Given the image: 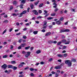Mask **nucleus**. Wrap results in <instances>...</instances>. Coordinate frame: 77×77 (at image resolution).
Listing matches in <instances>:
<instances>
[{"mask_svg":"<svg viewBox=\"0 0 77 77\" xmlns=\"http://www.w3.org/2000/svg\"><path fill=\"white\" fill-rule=\"evenodd\" d=\"M30 6L31 7V9H33L34 5L32 4H31V5H30Z\"/></svg>","mask_w":77,"mask_h":77,"instance_id":"nucleus-19","label":"nucleus"},{"mask_svg":"<svg viewBox=\"0 0 77 77\" xmlns=\"http://www.w3.org/2000/svg\"><path fill=\"white\" fill-rule=\"evenodd\" d=\"M13 4L14 6L18 5V2L17 1H14L13 2Z\"/></svg>","mask_w":77,"mask_h":77,"instance_id":"nucleus-7","label":"nucleus"},{"mask_svg":"<svg viewBox=\"0 0 77 77\" xmlns=\"http://www.w3.org/2000/svg\"><path fill=\"white\" fill-rule=\"evenodd\" d=\"M56 15V13L53 14H51V16H55Z\"/></svg>","mask_w":77,"mask_h":77,"instance_id":"nucleus-50","label":"nucleus"},{"mask_svg":"<svg viewBox=\"0 0 77 77\" xmlns=\"http://www.w3.org/2000/svg\"><path fill=\"white\" fill-rule=\"evenodd\" d=\"M13 48H14V46L13 45H11V48H10L11 50H13Z\"/></svg>","mask_w":77,"mask_h":77,"instance_id":"nucleus-33","label":"nucleus"},{"mask_svg":"<svg viewBox=\"0 0 77 77\" xmlns=\"http://www.w3.org/2000/svg\"><path fill=\"white\" fill-rule=\"evenodd\" d=\"M65 63L68 66H71L72 65V62H70V60H65Z\"/></svg>","mask_w":77,"mask_h":77,"instance_id":"nucleus-1","label":"nucleus"},{"mask_svg":"<svg viewBox=\"0 0 77 77\" xmlns=\"http://www.w3.org/2000/svg\"><path fill=\"white\" fill-rule=\"evenodd\" d=\"M39 1L38 0L37 2H36L35 3H34L35 5V6H37L38 4V3H39Z\"/></svg>","mask_w":77,"mask_h":77,"instance_id":"nucleus-18","label":"nucleus"},{"mask_svg":"<svg viewBox=\"0 0 77 77\" xmlns=\"http://www.w3.org/2000/svg\"><path fill=\"white\" fill-rule=\"evenodd\" d=\"M70 43V41H68L66 43H65V44H69Z\"/></svg>","mask_w":77,"mask_h":77,"instance_id":"nucleus-37","label":"nucleus"},{"mask_svg":"<svg viewBox=\"0 0 77 77\" xmlns=\"http://www.w3.org/2000/svg\"><path fill=\"white\" fill-rule=\"evenodd\" d=\"M35 22L36 24H39V22L37 20L35 21Z\"/></svg>","mask_w":77,"mask_h":77,"instance_id":"nucleus-51","label":"nucleus"},{"mask_svg":"<svg viewBox=\"0 0 77 77\" xmlns=\"http://www.w3.org/2000/svg\"><path fill=\"white\" fill-rule=\"evenodd\" d=\"M57 56L59 57H63V55L62 54H58L57 55Z\"/></svg>","mask_w":77,"mask_h":77,"instance_id":"nucleus-16","label":"nucleus"},{"mask_svg":"<svg viewBox=\"0 0 77 77\" xmlns=\"http://www.w3.org/2000/svg\"><path fill=\"white\" fill-rule=\"evenodd\" d=\"M27 54H26L25 55V56L26 57H29V56H30V53H31L30 52H27Z\"/></svg>","mask_w":77,"mask_h":77,"instance_id":"nucleus-5","label":"nucleus"},{"mask_svg":"<svg viewBox=\"0 0 77 77\" xmlns=\"http://www.w3.org/2000/svg\"><path fill=\"white\" fill-rule=\"evenodd\" d=\"M23 4H20L19 6V7L21 9H23Z\"/></svg>","mask_w":77,"mask_h":77,"instance_id":"nucleus-23","label":"nucleus"},{"mask_svg":"<svg viewBox=\"0 0 77 77\" xmlns=\"http://www.w3.org/2000/svg\"><path fill=\"white\" fill-rule=\"evenodd\" d=\"M66 51L65 50H63V51L62 52V53H66Z\"/></svg>","mask_w":77,"mask_h":77,"instance_id":"nucleus-60","label":"nucleus"},{"mask_svg":"<svg viewBox=\"0 0 77 77\" xmlns=\"http://www.w3.org/2000/svg\"><path fill=\"white\" fill-rule=\"evenodd\" d=\"M23 39H26V38H27V37H26V36L25 35H23Z\"/></svg>","mask_w":77,"mask_h":77,"instance_id":"nucleus-47","label":"nucleus"},{"mask_svg":"<svg viewBox=\"0 0 77 77\" xmlns=\"http://www.w3.org/2000/svg\"><path fill=\"white\" fill-rule=\"evenodd\" d=\"M66 48V46H64L62 48V49L63 50H64V49H65V48Z\"/></svg>","mask_w":77,"mask_h":77,"instance_id":"nucleus-57","label":"nucleus"},{"mask_svg":"<svg viewBox=\"0 0 77 77\" xmlns=\"http://www.w3.org/2000/svg\"><path fill=\"white\" fill-rule=\"evenodd\" d=\"M51 34V32H48L46 33L45 35V36H49Z\"/></svg>","mask_w":77,"mask_h":77,"instance_id":"nucleus-11","label":"nucleus"},{"mask_svg":"<svg viewBox=\"0 0 77 77\" xmlns=\"http://www.w3.org/2000/svg\"><path fill=\"white\" fill-rule=\"evenodd\" d=\"M64 19V18H63V17H61L60 18V21H63V20Z\"/></svg>","mask_w":77,"mask_h":77,"instance_id":"nucleus-32","label":"nucleus"},{"mask_svg":"<svg viewBox=\"0 0 77 77\" xmlns=\"http://www.w3.org/2000/svg\"><path fill=\"white\" fill-rule=\"evenodd\" d=\"M4 17L5 18H7L8 17V15L7 14H5L4 16Z\"/></svg>","mask_w":77,"mask_h":77,"instance_id":"nucleus-55","label":"nucleus"},{"mask_svg":"<svg viewBox=\"0 0 77 77\" xmlns=\"http://www.w3.org/2000/svg\"><path fill=\"white\" fill-rule=\"evenodd\" d=\"M16 63V62L15 61H11V63L12 64H15V63Z\"/></svg>","mask_w":77,"mask_h":77,"instance_id":"nucleus-25","label":"nucleus"},{"mask_svg":"<svg viewBox=\"0 0 77 77\" xmlns=\"http://www.w3.org/2000/svg\"><path fill=\"white\" fill-rule=\"evenodd\" d=\"M42 32H44H44H45V30L44 29H43L42 30Z\"/></svg>","mask_w":77,"mask_h":77,"instance_id":"nucleus-61","label":"nucleus"},{"mask_svg":"<svg viewBox=\"0 0 77 77\" xmlns=\"http://www.w3.org/2000/svg\"><path fill=\"white\" fill-rule=\"evenodd\" d=\"M3 23L7 24L8 23V20H5L4 21Z\"/></svg>","mask_w":77,"mask_h":77,"instance_id":"nucleus-29","label":"nucleus"},{"mask_svg":"<svg viewBox=\"0 0 77 77\" xmlns=\"http://www.w3.org/2000/svg\"><path fill=\"white\" fill-rule=\"evenodd\" d=\"M25 64V63L24 62H21L20 63V64L18 66V68H21V67H23V65H24Z\"/></svg>","mask_w":77,"mask_h":77,"instance_id":"nucleus-4","label":"nucleus"},{"mask_svg":"<svg viewBox=\"0 0 77 77\" xmlns=\"http://www.w3.org/2000/svg\"><path fill=\"white\" fill-rule=\"evenodd\" d=\"M8 57V56L7 55H5L2 57L3 58H6L7 57Z\"/></svg>","mask_w":77,"mask_h":77,"instance_id":"nucleus-22","label":"nucleus"},{"mask_svg":"<svg viewBox=\"0 0 77 77\" xmlns=\"http://www.w3.org/2000/svg\"><path fill=\"white\" fill-rule=\"evenodd\" d=\"M36 53V54H39V53H41V50H39L37 51Z\"/></svg>","mask_w":77,"mask_h":77,"instance_id":"nucleus-15","label":"nucleus"},{"mask_svg":"<svg viewBox=\"0 0 77 77\" xmlns=\"http://www.w3.org/2000/svg\"><path fill=\"white\" fill-rule=\"evenodd\" d=\"M13 68L14 70H16L17 69V67L15 66H13Z\"/></svg>","mask_w":77,"mask_h":77,"instance_id":"nucleus-20","label":"nucleus"},{"mask_svg":"<svg viewBox=\"0 0 77 77\" xmlns=\"http://www.w3.org/2000/svg\"><path fill=\"white\" fill-rule=\"evenodd\" d=\"M21 48H21V47L20 46H19L18 48V50H20L21 49Z\"/></svg>","mask_w":77,"mask_h":77,"instance_id":"nucleus-48","label":"nucleus"},{"mask_svg":"<svg viewBox=\"0 0 77 77\" xmlns=\"http://www.w3.org/2000/svg\"><path fill=\"white\" fill-rule=\"evenodd\" d=\"M14 9V7L13 6H11L10 7V8L9 9L10 11H11V10H12Z\"/></svg>","mask_w":77,"mask_h":77,"instance_id":"nucleus-31","label":"nucleus"},{"mask_svg":"<svg viewBox=\"0 0 77 77\" xmlns=\"http://www.w3.org/2000/svg\"><path fill=\"white\" fill-rule=\"evenodd\" d=\"M47 27V25H43V27H42V29H45Z\"/></svg>","mask_w":77,"mask_h":77,"instance_id":"nucleus-10","label":"nucleus"},{"mask_svg":"<svg viewBox=\"0 0 77 77\" xmlns=\"http://www.w3.org/2000/svg\"><path fill=\"white\" fill-rule=\"evenodd\" d=\"M22 41H23V39L21 38L18 41V42L19 43H21Z\"/></svg>","mask_w":77,"mask_h":77,"instance_id":"nucleus-39","label":"nucleus"},{"mask_svg":"<svg viewBox=\"0 0 77 77\" xmlns=\"http://www.w3.org/2000/svg\"><path fill=\"white\" fill-rule=\"evenodd\" d=\"M56 23L57 24H61V22L60 20H58L56 21Z\"/></svg>","mask_w":77,"mask_h":77,"instance_id":"nucleus-13","label":"nucleus"},{"mask_svg":"<svg viewBox=\"0 0 77 77\" xmlns=\"http://www.w3.org/2000/svg\"><path fill=\"white\" fill-rule=\"evenodd\" d=\"M8 66L6 65V64H4L3 65H2L1 67L2 68H4V69H6L7 68Z\"/></svg>","mask_w":77,"mask_h":77,"instance_id":"nucleus-6","label":"nucleus"},{"mask_svg":"<svg viewBox=\"0 0 77 77\" xmlns=\"http://www.w3.org/2000/svg\"><path fill=\"white\" fill-rule=\"evenodd\" d=\"M58 62H62V60L61 59H59L57 60Z\"/></svg>","mask_w":77,"mask_h":77,"instance_id":"nucleus-52","label":"nucleus"},{"mask_svg":"<svg viewBox=\"0 0 77 77\" xmlns=\"http://www.w3.org/2000/svg\"><path fill=\"white\" fill-rule=\"evenodd\" d=\"M38 31H34L33 32V33L34 34V35H36L37 34H38Z\"/></svg>","mask_w":77,"mask_h":77,"instance_id":"nucleus-17","label":"nucleus"},{"mask_svg":"<svg viewBox=\"0 0 77 77\" xmlns=\"http://www.w3.org/2000/svg\"><path fill=\"white\" fill-rule=\"evenodd\" d=\"M26 45V44L24 43L21 44L20 45V46L21 47H24V46H25V45Z\"/></svg>","mask_w":77,"mask_h":77,"instance_id":"nucleus-14","label":"nucleus"},{"mask_svg":"<svg viewBox=\"0 0 77 77\" xmlns=\"http://www.w3.org/2000/svg\"><path fill=\"white\" fill-rule=\"evenodd\" d=\"M57 11H59V9L57 8H56L55 9V10H54V12H56Z\"/></svg>","mask_w":77,"mask_h":77,"instance_id":"nucleus-35","label":"nucleus"},{"mask_svg":"<svg viewBox=\"0 0 77 77\" xmlns=\"http://www.w3.org/2000/svg\"><path fill=\"white\" fill-rule=\"evenodd\" d=\"M52 2H54V3L53 4V5H55L53 6L54 8H56L57 7V4H56V1L55 0H52Z\"/></svg>","mask_w":77,"mask_h":77,"instance_id":"nucleus-3","label":"nucleus"},{"mask_svg":"<svg viewBox=\"0 0 77 77\" xmlns=\"http://www.w3.org/2000/svg\"><path fill=\"white\" fill-rule=\"evenodd\" d=\"M63 56L64 57H66L68 55H67V54H63Z\"/></svg>","mask_w":77,"mask_h":77,"instance_id":"nucleus-34","label":"nucleus"},{"mask_svg":"<svg viewBox=\"0 0 77 77\" xmlns=\"http://www.w3.org/2000/svg\"><path fill=\"white\" fill-rule=\"evenodd\" d=\"M62 44V42H58L57 43V45H60V44Z\"/></svg>","mask_w":77,"mask_h":77,"instance_id":"nucleus-38","label":"nucleus"},{"mask_svg":"<svg viewBox=\"0 0 77 77\" xmlns=\"http://www.w3.org/2000/svg\"><path fill=\"white\" fill-rule=\"evenodd\" d=\"M70 30L69 29H66L64 30L61 29L60 30V33H63V32H69Z\"/></svg>","mask_w":77,"mask_h":77,"instance_id":"nucleus-2","label":"nucleus"},{"mask_svg":"<svg viewBox=\"0 0 77 77\" xmlns=\"http://www.w3.org/2000/svg\"><path fill=\"white\" fill-rule=\"evenodd\" d=\"M40 64H41L42 65H43L44 64V63L43 61H42L40 62Z\"/></svg>","mask_w":77,"mask_h":77,"instance_id":"nucleus-62","label":"nucleus"},{"mask_svg":"<svg viewBox=\"0 0 77 77\" xmlns=\"http://www.w3.org/2000/svg\"><path fill=\"white\" fill-rule=\"evenodd\" d=\"M62 42L63 43V42H66V40L63 39L62 40Z\"/></svg>","mask_w":77,"mask_h":77,"instance_id":"nucleus-36","label":"nucleus"},{"mask_svg":"<svg viewBox=\"0 0 77 77\" xmlns=\"http://www.w3.org/2000/svg\"><path fill=\"white\" fill-rule=\"evenodd\" d=\"M6 29H5L3 32L2 33V35H3L5 34V33H6Z\"/></svg>","mask_w":77,"mask_h":77,"instance_id":"nucleus-43","label":"nucleus"},{"mask_svg":"<svg viewBox=\"0 0 77 77\" xmlns=\"http://www.w3.org/2000/svg\"><path fill=\"white\" fill-rule=\"evenodd\" d=\"M58 76H59V74H57V73L55 74L56 77H58Z\"/></svg>","mask_w":77,"mask_h":77,"instance_id":"nucleus-64","label":"nucleus"},{"mask_svg":"<svg viewBox=\"0 0 77 77\" xmlns=\"http://www.w3.org/2000/svg\"><path fill=\"white\" fill-rule=\"evenodd\" d=\"M21 3H26V0H23L21 1Z\"/></svg>","mask_w":77,"mask_h":77,"instance_id":"nucleus-42","label":"nucleus"},{"mask_svg":"<svg viewBox=\"0 0 77 77\" xmlns=\"http://www.w3.org/2000/svg\"><path fill=\"white\" fill-rule=\"evenodd\" d=\"M48 43H49V44H52V43H53V41H49Z\"/></svg>","mask_w":77,"mask_h":77,"instance_id":"nucleus-30","label":"nucleus"},{"mask_svg":"<svg viewBox=\"0 0 77 77\" xmlns=\"http://www.w3.org/2000/svg\"><path fill=\"white\" fill-rule=\"evenodd\" d=\"M52 60H53V58H51L49 59L48 61L51 62V61H52Z\"/></svg>","mask_w":77,"mask_h":77,"instance_id":"nucleus-53","label":"nucleus"},{"mask_svg":"<svg viewBox=\"0 0 77 77\" xmlns=\"http://www.w3.org/2000/svg\"><path fill=\"white\" fill-rule=\"evenodd\" d=\"M71 61L73 62H76V60L75 59H72L71 60Z\"/></svg>","mask_w":77,"mask_h":77,"instance_id":"nucleus-27","label":"nucleus"},{"mask_svg":"<svg viewBox=\"0 0 77 77\" xmlns=\"http://www.w3.org/2000/svg\"><path fill=\"white\" fill-rule=\"evenodd\" d=\"M64 65H65V64L64 63H63L61 64H60V66L61 67V66H63Z\"/></svg>","mask_w":77,"mask_h":77,"instance_id":"nucleus-40","label":"nucleus"},{"mask_svg":"<svg viewBox=\"0 0 77 77\" xmlns=\"http://www.w3.org/2000/svg\"><path fill=\"white\" fill-rule=\"evenodd\" d=\"M55 69H60V68H61V67L60 66H55Z\"/></svg>","mask_w":77,"mask_h":77,"instance_id":"nucleus-9","label":"nucleus"},{"mask_svg":"<svg viewBox=\"0 0 77 77\" xmlns=\"http://www.w3.org/2000/svg\"><path fill=\"white\" fill-rule=\"evenodd\" d=\"M29 48H30V46H29L27 47H26L25 48V50H29Z\"/></svg>","mask_w":77,"mask_h":77,"instance_id":"nucleus-28","label":"nucleus"},{"mask_svg":"<svg viewBox=\"0 0 77 77\" xmlns=\"http://www.w3.org/2000/svg\"><path fill=\"white\" fill-rule=\"evenodd\" d=\"M34 14H35V15H38V12L37 11H36V12L34 13Z\"/></svg>","mask_w":77,"mask_h":77,"instance_id":"nucleus-49","label":"nucleus"},{"mask_svg":"<svg viewBox=\"0 0 77 77\" xmlns=\"http://www.w3.org/2000/svg\"><path fill=\"white\" fill-rule=\"evenodd\" d=\"M4 45H6V44H7L8 43H7V42H5L3 43Z\"/></svg>","mask_w":77,"mask_h":77,"instance_id":"nucleus-63","label":"nucleus"},{"mask_svg":"<svg viewBox=\"0 0 77 77\" xmlns=\"http://www.w3.org/2000/svg\"><path fill=\"white\" fill-rule=\"evenodd\" d=\"M29 70L30 71H34V70H35V69H33L32 67H31L29 68Z\"/></svg>","mask_w":77,"mask_h":77,"instance_id":"nucleus-21","label":"nucleus"},{"mask_svg":"<svg viewBox=\"0 0 77 77\" xmlns=\"http://www.w3.org/2000/svg\"><path fill=\"white\" fill-rule=\"evenodd\" d=\"M36 10H33L32 11V12H33V13H35V12L36 11Z\"/></svg>","mask_w":77,"mask_h":77,"instance_id":"nucleus-58","label":"nucleus"},{"mask_svg":"<svg viewBox=\"0 0 77 77\" xmlns=\"http://www.w3.org/2000/svg\"><path fill=\"white\" fill-rule=\"evenodd\" d=\"M7 66L8 68L13 69V66L12 65H8Z\"/></svg>","mask_w":77,"mask_h":77,"instance_id":"nucleus-12","label":"nucleus"},{"mask_svg":"<svg viewBox=\"0 0 77 77\" xmlns=\"http://www.w3.org/2000/svg\"><path fill=\"white\" fill-rule=\"evenodd\" d=\"M30 75L31 76H35V75H34V74H33V73H31L30 74Z\"/></svg>","mask_w":77,"mask_h":77,"instance_id":"nucleus-45","label":"nucleus"},{"mask_svg":"<svg viewBox=\"0 0 77 77\" xmlns=\"http://www.w3.org/2000/svg\"><path fill=\"white\" fill-rule=\"evenodd\" d=\"M48 27L50 29H51V28H52V27H53V26H52V25L49 26H48Z\"/></svg>","mask_w":77,"mask_h":77,"instance_id":"nucleus-59","label":"nucleus"},{"mask_svg":"<svg viewBox=\"0 0 77 77\" xmlns=\"http://www.w3.org/2000/svg\"><path fill=\"white\" fill-rule=\"evenodd\" d=\"M29 69V66H27L24 69L25 70H27V69Z\"/></svg>","mask_w":77,"mask_h":77,"instance_id":"nucleus-41","label":"nucleus"},{"mask_svg":"<svg viewBox=\"0 0 77 77\" xmlns=\"http://www.w3.org/2000/svg\"><path fill=\"white\" fill-rule=\"evenodd\" d=\"M27 13V11H23L21 13V15H24Z\"/></svg>","mask_w":77,"mask_h":77,"instance_id":"nucleus-8","label":"nucleus"},{"mask_svg":"<svg viewBox=\"0 0 77 77\" xmlns=\"http://www.w3.org/2000/svg\"><path fill=\"white\" fill-rule=\"evenodd\" d=\"M47 19L48 20H52V19H53V17H50L48 18Z\"/></svg>","mask_w":77,"mask_h":77,"instance_id":"nucleus-24","label":"nucleus"},{"mask_svg":"<svg viewBox=\"0 0 77 77\" xmlns=\"http://www.w3.org/2000/svg\"><path fill=\"white\" fill-rule=\"evenodd\" d=\"M38 13H39V14H41V13H42V11L41 10H39Z\"/></svg>","mask_w":77,"mask_h":77,"instance_id":"nucleus-56","label":"nucleus"},{"mask_svg":"<svg viewBox=\"0 0 77 77\" xmlns=\"http://www.w3.org/2000/svg\"><path fill=\"white\" fill-rule=\"evenodd\" d=\"M12 15L13 16H17V14L16 13H13Z\"/></svg>","mask_w":77,"mask_h":77,"instance_id":"nucleus-54","label":"nucleus"},{"mask_svg":"<svg viewBox=\"0 0 77 77\" xmlns=\"http://www.w3.org/2000/svg\"><path fill=\"white\" fill-rule=\"evenodd\" d=\"M47 22L45 21L44 22V25H47Z\"/></svg>","mask_w":77,"mask_h":77,"instance_id":"nucleus-44","label":"nucleus"},{"mask_svg":"<svg viewBox=\"0 0 77 77\" xmlns=\"http://www.w3.org/2000/svg\"><path fill=\"white\" fill-rule=\"evenodd\" d=\"M43 3H41L39 5V8H41L42 7V6H43Z\"/></svg>","mask_w":77,"mask_h":77,"instance_id":"nucleus-26","label":"nucleus"},{"mask_svg":"<svg viewBox=\"0 0 77 77\" xmlns=\"http://www.w3.org/2000/svg\"><path fill=\"white\" fill-rule=\"evenodd\" d=\"M48 15H49V14L48 13V14H46V15L44 17L46 18V17H47L48 16Z\"/></svg>","mask_w":77,"mask_h":77,"instance_id":"nucleus-46","label":"nucleus"}]
</instances>
